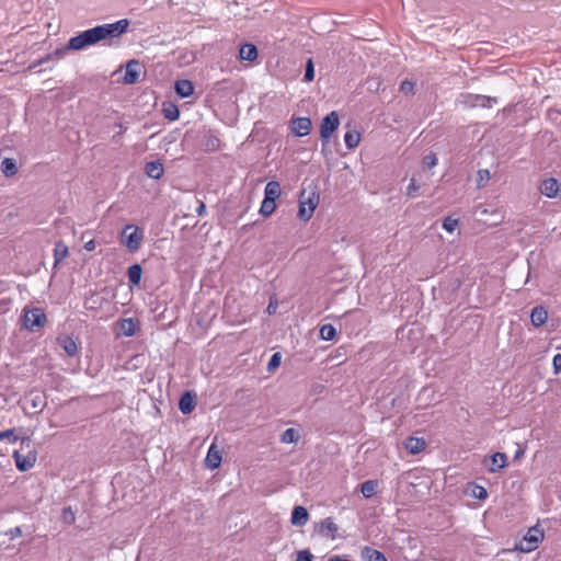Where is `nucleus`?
Returning a JSON list of instances; mask_svg holds the SVG:
<instances>
[{
  "instance_id": "obj_13",
  "label": "nucleus",
  "mask_w": 561,
  "mask_h": 561,
  "mask_svg": "<svg viewBox=\"0 0 561 561\" xmlns=\"http://www.w3.org/2000/svg\"><path fill=\"white\" fill-rule=\"evenodd\" d=\"M539 190L542 195L554 198L559 193V183L554 178H549L541 182Z\"/></svg>"
},
{
  "instance_id": "obj_43",
  "label": "nucleus",
  "mask_w": 561,
  "mask_h": 561,
  "mask_svg": "<svg viewBox=\"0 0 561 561\" xmlns=\"http://www.w3.org/2000/svg\"><path fill=\"white\" fill-rule=\"evenodd\" d=\"M423 164L430 169L434 168L437 164V158L434 153H430L424 157Z\"/></svg>"
},
{
  "instance_id": "obj_37",
  "label": "nucleus",
  "mask_w": 561,
  "mask_h": 561,
  "mask_svg": "<svg viewBox=\"0 0 561 561\" xmlns=\"http://www.w3.org/2000/svg\"><path fill=\"white\" fill-rule=\"evenodd\" d=\"M67 50H70V48H68V45L62 48H57L53 54H49L45 58H42L38 61V64L42 65V64L46 62L47 60L51 59L53 57L61 58L67 53Z\"/></svg>"
},
{
  "instance_id": "obj_46",
  "label": "nucleus",
  "mask_w": 561,
  "mask_h": 561,
  "mask_svg": "<svg viewBox=\"0 0 561 561\" xmlns=\"http://www.w3.org/2000/svg\"><path fill=\"white\" fill-rule=\"evenodd\" d=\"M413 89H414V84L411 81L405 80V81H402L400 84V91L405 94L412 93Z\"/></svg>"
},
{
  "instance_id": "obj_50",
  "label": "nucleus",
  "mask_w": 561,
  "mask_h": 561,
  "mask_svg": "<svg viewBox=\"0 0 561 561\" xmlns=\"http://www.w3.org/2000/svg\"><path fill=\"white\" fill-rule=\"evenodd\" d=\"M84 249L87 251H93L95 249V242L94 240H89L88 242H85L84 244Z\"/></svg>"
},
{
  "instance_id": "obj_10",
  "label": "nucleus",
  "mask_w": 561,
  "mask_h": 561,
  "mask_svg": "<svg viewBox=\"0 0 561 561\" xmlns=\"http://www.w3.org/2000/svg\"><path fill=\"white\" fill-rule=\"evenodd\" d=\"M141 66L138 60H129L126 64L125 75L123 77V82L126 84H134L138 81L140 75Z\"/></svg>"
},
{
  "instance_id": "obj_20",
  "label": "nucleus",
  "mask_w": 561,
  "mask_h": 561,
  "mask_svg": "<svg viewBox=\"0 0 561 561\" xmlns=\"http://www.w3.org/2000/svg\"><path fill=\"white\" fill-rule=\"evenodd\" d=\"M547 319H548V313L543 307L537 306L531 310L530 321L535 327L542 325L547 321Z\"/></svg>"
},
{
  "instance_id": "obj_34",
  "label": "nucleus",
  "mask_w": 561,
  "mask_h": 561,
  "mask_svg": "<svg viewBox=\"0 0 561 561\" xmlns=\"http://www.w3.org/2000/svg\"><path fill=\"white\" fill-rule=\"evenodd\" d=\"M336 335V330L332 324H324L320 329V337L324 341H332Z\"/></svg>"
},
{
  "instance_id": "obj_7",
  "label": "nucleus",
  "mask_w": 561,
  "mask_h": 561,
  "mask_svg": "<svg viewBox=\"0 0 561 561\" xmlns=\"http://www.w3.org/2000/svg\"><path fill=\"white\" fill-rule=\"evenodd\" d=\"M340 125L339 114L335 111L329 113L321 122L320 136L323 140H329L331 135L337 129Z\"/></svg>"
},
{
  "instance_id": "obj_33",
  "label": "nucleus",
  "mask_w": 561,
  "mask_h": 561,
  "mask_svg": "<svg viewBox=\"0 0 561 561\" xmlns=\"http://www.w3.org/2000/svg\"><path fill=\"white\" fill-rule=\"evenodd\" d=\"M299 439V434L295 428H287L280 435V442L284 444H293Z\"/></svg>"
},
{
  "instance_id": "obj_19",
  "label": "nucleus",
  "mask_w": 561,
  "mask_h": 561,
  "mask_svg": "<svg viewBox=\"0 0 561 561\" xmlns=\"http://www.w3.org/2000/svg\"><path fill=\"white\" fill-rule=\"evenodd\" d=\"M145 171L149 178L158 180L163 175L164 169L161 162L150 161L146 164Z\"/></svg>"
},
{
  "instance_id": "obj_2",
  "label": "nucleus",
  "mask_w": 561,
  "mask_h": 561,
  "mask_svg": "<svg viewBox=\"0 0 561 561\" xmlns=\"http://www.w3.org/2000/svg\"><path fill=\"white\" fill-rule=\"evenodd\" d=\"M144 239V231L138 226L129 224L122 231L121 242L129 252L135 253L141 248Z\"/></svg>"
},
{
  "instance_id": "obj_16",
  "label": "nucleus",
  "mask_w": 561,
  "mask_h": 561,
  "mask_svg": "<svg viewBox=\"0 0 561 561\" xmlns=\"http://www.w3.org/2000/svg\"><path fill=\"white\" fill-rule=\"evenodd\" d=\"M239 57L242 60L253 61L257 58V48L255 45L245 43L240 47Z\"/></svg>"
},
{
  "instance_id": "obj_52",
  "label": "nucleus",
  "mask_w": 561,
  "mask_h": 561,
  "mask_svg": "<svg viewBox=\"0 0 561 561\" xmlns=\"http://www.w3.org/2000/svg\"><path fill=\"white\" fill-rule=\"evenodd\" d=\"M21 444L22 446L25 445L28 448L31 445V439L28 437L22 438Z\"/></svg>"
},
{
  "instance_id": "obj_36",
  "label": "nucleus",
  "mask_w": 561,
  "mask_h": 561,
  "mask_svg": "<svg viewBox=\"0 0 561 561\" xmlns=\"http://www.w3.org/2000/svg\"><path fill=\"white\" fill-rule=\"evenodd\" d=\"M491 175L490 171L486 169H481L478 171L477 185L478 187H483L489 182Z\"/></svg>"
},
{
  "instance_id": "obj_30",
  "label": "nucleus",
  "mask_w": 561,
  "mask_h": 561,
  "mask_svg": "<svg viewBox=\"0 0 561 561\" xmlns=\"http://www.w3.org/2000/svg\"><path fill=\"white\" fill-rule=\"evenodd\" d=\"M162 112L164 117L171 122L176 121L180 116L179 107L173 103H164Z\"/></svg>"
},
{
  "instance_id": "obj_55",
  "label": "nucleus",
  "mask_w": 561,
  "mask_h": 561,
  "mask_svg": "<svg viewBox=\"0 0 561 561\" xmlns=\"http://www.w3.org/2000/svg\"><path fill=\"white\" fill-rule=\"evenodd\" d=\"M523 451H517L516 455H515V458L519 457V455L522 454Z\"/></svg>"
},
{
  "instance_id": "obj_29",
  "label": "nucleus",
  "mask_w": 561,
  "mask_h": 561,
  "mask_svg": "<svg viewBox=\"0 0 561 561\" xmlns=\"http://www.w3.org/2000/svg\"><path fill=\"white\" fill-rule=\"evenodd\" d=\"M378 483L375 480H367L362 483L360 485V492L364 497L369 499L374 496L377 492Z\"/></svg>"
},
{
  "instance_id": "obj_9",
  "label": "nucleus",
  "mask_w": 561,
  "mask_h": 561,
  "mask_svg": "<svg viewBox=\"0 0 561 561\" xmlns=\"http://www.w3.org/2000/svg\"><path fill=\"white\" fill-rule=\"evenodd\" d=\"M317 528L318 533L327 539L335 540L337 538L339 526L334 523L333 518L331 517L322 519L318 524Z\"/></svg>"
},
{
  "instance_id": "obj_4",
  "label": "nucleus",
  "mask_w": 561,
  "mask_h": 561,
  "mask_svg": "<svg viewBox=\"0 0 561 561\" xmlns=\"http://www.w3.org/2000/svg\"><path fill=\"white\" fill-rule=\"evenodd\" d=\"M318 203L319 195L316 192H311L307 196L306 192L304 191L299 199V218L305 221L309 220L312 217Z\"/></svg>"
},
{
  "instance_id": "obj_3",
  "label": "nucleus",
  "mask_w": 561,
  "mask_h": 561,
  "mask_svg": "<svg viewBox=\"0 0 561 561\" xmlns=\"http://www.w3.org/2000/svg\"><path fill=\"white\" fill-rule=\"evenodd\" d=\"M542 539L543 531L538 527H531L528 529L524 538L516 543L515 550H518L520 552H531L538 548Z\"/></svg>"
},
{
  "instance_id": "obj_41",
  "label": "nucleus",
  "mask_w": 561,
  "mask_h": 561,
  "mask_svg": "<svg viewBox=\"0 0 561 561\" xmlns=\"http://www.w3.org/2000/svg\"><path fill=\"white\" fill-rule=\"evenodd\" d=\"M472 496L478 500H484L488 497V492L483 486L474 485L472 490Z\"/></svg>"
},
{
  "instance_id": "obj_54",
  "label": "nucleus",
  "mask_w": 561,
  "mask_h": 561,
  "mask_svg": "<svg viewBox=\"0 0 561 561\" xmlns=\"http://www.w3.org/2000/svg\"><path fill=\"white\" fill-rule=\"evenodd\" d=\"M38 404H37V401H33V408H37Z\"/></svg>"
},
{
  "instance_id": "obj_8",
  "label": "nucleus",
  "mask_w": 561,
  "mask_h": 561,
  "mask_svg": "<svg viewBox=\"0 0 561 561\" xmlns=\"http://www.w3.org/2000/svg\"><path fill=\"white\" fill-rule=\"evenodd\" d=\"M15 466L20 471H27L32 469L36 462L37 454L35 450H28L26 455H23L21 450L13 453Z\"/></svg>"
},
{
  "instance_id": "obj_49",
  "label": "nucleus",
  "mask_w": 561,
  "mask_h": 561,
  "mask_svg": "<svg viewBox=\"0 0 561 561\" xmlns=\"http://www.w3.org/2000/svg\"><path fill=\"white\" fill-rule=\"evenodd\" d=\"M196 213H197V215H198V216H204V215H206V206H205V204H204V203H201V204L198 205V207L196 208Z\"/></svg>"
},
{
  "instance_id": "obj_24",
  "label": "nucleus",
  "mask_w": 561,
  "mask_h": 561,
  "mask_svg": "<svg viewBox=\"0 0 561 561\" xmlns=\"http://www.w3.org/2000/svg\"><path fill=\"white\" fill-rule=\"evenodd\" d=\"M59 343L68 356H75L78 353V345L70 336L61 337Z\"/></svg>"
},
{
  "instance_id": "obj_23",
  "label": "nucleus",
  "mask_w": 561,
  "mask_h": 561,
  "mask_svg": "<svg viewBox=\"0 0 561 561\" xmlns=\"http://www.w3.org/2000/svg\"><path fill=\"white\" fill-rule=\"evenodd\" d=\"M1 172L7 178H11L18 173V165L14 159L4 158L1 162Z\"/></svg>"
},
{
  "instance_id": "obj_6",
  "label": "nucleus",
  "mask_w": 561,
  "mask_h": 561,
  "mask_svg": "<svg viewBox=\"0 0 561 561\" xmlns=\"http://www.w3.org/2000/svg\"><path fill=\"white\" fill-rule=\"evenodd\" d=\"M461 103L470 107L490 108L496 103V99L481 94L467 93L461 95Z\"/></svg>"
},
{
  "instance_id": "obj_27",
  "label": "nucleus",
  "mask_w": 561,
  "mask_h": 561,
  "mask_svg": "<svg viewBox=\"0 0 561 561\" xmlns=\"http://www.w3.org/2000/svg\"><path fill=\"white\" fill-rule=\"evenodd\" d=\"M344 141L348 149H354L360 141V134L355 129L347 130L344 135Z\"/></svg>"
},
{
  "instance_id": "obj_47",
  "label": "nucleus",
  "mask_w": 561,
  "mask_h": 561,
  "mask_svg": "<svg viewBox=\"0 0 561 561\" xmlns=\"http://www.w3.org/2000/svg\"><path fill=\"white\" fill-rule=\"evenodd\" d=\"M552 366L554 374L561 373V353H558L553 356Z\"/></svg>"
},
{
  "instance_id": "obj_32",
  "label": "nucleus",
  "mask_w": 561,
  "mask_h": 561,
  "mask_svg": "<svg viewBox=\"0 0 561 561\" xmlns=\"http://www.w3.org/2000/svg\"><path fill=\"white\" fill-rule=\"evenodd\" d=\"M275 208H276V201L268 199V198L264 197V199L261 204V207H260V214L263 217H268L275 211Z\"/></svg>"
},
{
  "instance_id": "obj_44",
  "label": "nucleus",
  "mask_w": 561,
  "mask_h": 561,
  "mask_svg": "<svg viewBox=\"0 0 561 561\" xmlns=\"http://www.w3.org/2000/svg\"><path fill=\"white\" fill-rule=\"evenodd\" d=\"M312 553L307 549L297 552L296 561H312Z\"/></svg>"
},
{
  "instance_id": "obj_12",
  "label": "nucleus",
  "mask_w": 561,
  "mask_h": 561,
  "mask_svg": "<svg viewBox=\"0 0 561 561\" xmlns=\"http://www.w3.org/2000/svg\"><path fill=\"white\" fill-rule=\"evenodd\" d=\"M221 460V451L215 444H211L205 458L206 467L211 470L217 469L219 468Z\"/></svg>"
},
{
  "instance_id": "obj_11",
  "label": "nucleus",
  "mask_w": 561,
  "mask_h": 561,
  "mask_svg": "<svg viewBox=\"0 0 561 561\" xmlns=\"http://www.w3.org/2000/svg\"><path fill=\"white\" fill-rule=\"evenodd\" d=\"M312 127L311 119L309 117H297L293 121V133L298 137L307 136Z\"/></svg>"
},
{
  "instance_id": "obj_45",
  "label": "nucleus",
  "mask_w": 561,
  "mask_h": 561,
  "mask_svg": "<svg viewBox=\"0 0 561 561\" xmlns=\"http://www.w3.org/2000/svg\"><path fill=\"white\" fill-rule=\"evenodd\" d=\"M420 185L416 183L415 179H411L410 184L407 187V193L409 196H415V193L419 191Z\"/></svg>"
},
{
  "instance_id": "obj_28",
  "label": "nucleus",
  "mask_w": 561,
  "mask_h": 561,
  "mask_svg": "<svg viewBox=\"0 0 561 561\" xmlns=\"http://www.w3.org/2000/svg\"><path fill=\"white\" fill-rule=\"evenodd\" d=\"M121 330L125 336H133L137 331V322L131 318L123 319Z\"/></svg>"
},
{
  "instance_id": "obj_17",
  "label": "nucleus",
  "mask_w": 561,
  "mask_h": 561,
  "mask_svg": "<svg viewBox=\"0 0 561 561\" xmlns=\"http://www.w3.org/2000/svg\"><path fill=\"white\" fill-rule=\"evenodd\" d=\"M175 91L181 98H188L194 92V85L192 81L182 79L175 82Z\"/></svg>"
},
{
  "instance_id": "obj_21",
  "label": "nucleus",
  "mask_w": 561,
  "mask_h": 561,
  "mask_svg": "<svg viewBox=\"0 0 561 561\" xmlns=\"http://www.w3.org/2000/svg\"><path fill=\"white\" fill-rule=\"evenodd\" d=\"M282 194L280 184L277 181H270L264 190V197L276 201Z\"/></svg>"
},
{
  "instance_id": "obj_26",
  "label": "nucleus",
  "mask_w": 561,
  "mask_h": 561,
  "mask_svg": "<svg viewBox=\"0 0 561 561\" xmlns=\"http://www.w3.org/2000/svg\"><path fill=\"white\" fill-rule=\"evenodd\" d=\"M142 268L139 264H133L127 270L128 280L131 285H138L141 279Z\"/></svg>"
},
{
  "instance_id": "obj_40",
  "label": "nucleus",
  "mask_w": 561,
  "mask_h": 561,
  "mask_svg": "<svg viewBox=\"0 0 561 561\" xmlns=\"http://www.w3.org/2000/svg\"><path fill=\"white\" fill-rule=\"evenodd\" d=\"M4 439H8L11 443H15L18 440V436H15L13 428L0 432V440Z\"/></svg>"
},
{
  "instance_id": "obj_18",
  "label": "nucleus",
  "mask_w": 561,
  "mask_h": 561,
  "mask_svg": "<svg viewBox=\"0 0 561 561\" xmlns=\"http://www.w3.org/2000/svg\"><path fill=\"white\" fill-rule=\"evenodd\" d=\"M404 446L410 454L416 455L424 450L426 443L423 438L409 437Z\"/></svg>"
},
{
  "instance_id": "obj_38",
  "label": "nucleus",
  "mask_w": 561,
  "mask_h": 561,
  "mask_svg": "<svg viewBox=\"0 0 561 561\" xmlns=\"http://www.w3.org/2000/svg\"><path fill=\"white\" fill-rule=\"evenodd\" d=\"M457 226H458V219H455L451 217H447L443 221V228L448 232H453L457 228Z\"/></svg>"
},
{
  "instance_id": "obj_22",
  "label": "nucleus",
  "mask_w": 561,
  "mask_h": 561,
  "mask_svg": "<svg viewBox=\"0 0 561 561\" xmlns=\"http://www.w3.org/2000/svg\"><path fill=\"white\" fill-rule=\"evenodd\" d=\"M179 408L183 414L191 413L195 408L194 397L190 392L184 393L180 399Z\"/></svg>"
},
{
  "instance_id": "obj_5",
  "label": "nucleus",
  "mask_w": 561,
  "mask_h": 561,
  "mask_svg": "<svg viewBox=\"0 0 561 561\" xmlns=\"http://www.w3.org/2000/svg\"><path fill=\"white\" fill-rule=\"evenodd\" d=\"M46 322V314L42 308H32L24 311L23 324L27 330L43 327Z\"/></svg>"
},
{
  "instance_id": "obj_14",
  "label": "nucleus",
  "mask_w": 561,
  "mask_h": 561,
  "mask_svg": "<svg viewBox=\"0 0 561 561\" xmlns=\"http://www.w3.org/2000/svg\"><path fill=\"white\" fill-rule=\"evenodd\" d=\"M309 520V513L306 507L304 506H295L291 512V518L290 522L294 526H305Z\"/></svg>"
},
{
  "instance_id": "obj_39",
  "label": "nucleus",
  "mask_w": 561,
  "mask_h": 561,
  "mask_svg": "<svg viewBox=\"0 0 561 561\" xmlns=\"http://www.w3.org/2000/svg\"><path fill=\"white\" fill-rule=\"evenodd\" d=\"M314 78V68H313V64H312V60L311 59H308L307 61V65H306V71H305V78L304 80L306 82H310L312 81Z\"/></svg>"
},
{
  "instance_id": "obj_15",
  "label": "nucleus",
  "mask_w": 561,
  "mask_h": 561,
  "mask_svg": "<svg viewBox=\"0 0 561 561\" xmlns=\"http://www.w3.org/2000/svg\"><path fill=\"white\" fill-rule=\"evenodd\" d=\"M507 463V456L504 453H494L490 457V466L489 471L490 472H496L501 469H503Z\"/></svg>"
},
{
  "instance_id": "obj_51",
  "label": "nucleus",
  "mask_w": 561,
  "mask_h": 561,
  "mask_svg": "<svg viewBox=\"0 0 561 561\" xmlns=\"http://www.w3.org/2000/svg\"><path fill=\"white\" fill-rule=\"evenodd\" d=\"M327 561H351V560L343 559L339 556H334V557L329 558Z\"/></svg>"
},
{
  "instance_id": "obj_35",
  "label": "nucleus",
  "mask_w": 561,
  "mask_h": 561,
  "mask_svg": "<svg viewBox=\"0 0 561 561\" xmlns=\"http://www.w3.org/2000/svg\"><path fill=\"white\" fill-rule=\"evenodd\" d=\"M61 518L65 524L72 525L76 522V513L72 511L70 506L65 507L62 510Z\"/></svg>"
},
{
  "instance_id": "obj_53",
  "label": "nucleus",
  "mask_w": 561,
  "mask_h": 561,
  "mask_svg": "<svg viewBox=\"0 0 561 561\" xmlns=\"http://www.w3.org/2000/svg\"><path fill=\"white\" fill-rule=\"evenodd\" d=\"M267 311H268L270 313H272V312H273V306H272V302L268 305V307H267Z\"/></svg>"
},
{
  "instance_id": "obj_48",
  "label": "nucleus",
  "mask_w": 561,
  "mask_h": 561,
  "mask_svg": "<svg viewBox=\"0 0 561 561\" xmlns=\"http://www.w3.org/2000/svg\"><path fill=\"white\" fill-rule=\"evenodd\" d=\"M5 535L9 536L10 539H15L22 535V529H21V527L18 526V527L9 529L5 533Z\"/></svg>"
},
{
  "instance_id": "obj_1",
  "label": "nucleus",
  "mask_w": 561,
  "mask_h": 561,
  "mask_svg": "<svg viewBox=\"0 0 561 561\" xmlns=\"http://www.w3.org/2000/svg\"><path fill=\"white\" fill-rule=\"evenodd\" d=\"M129 25L127 19L118 20L114 23L98 25L79 33L68 42V48L81 50L106 38H116L124 34Z\"/></svg>"
},
{
  "instance_id": "obj_25",
  "label": "nucleus",
  "mask_w": 561,
  "mask_h": 561,
  "mask_svg": "<svg viewBox=\"0 0 561 561\" xmlns=\"http://www.w3.org/2000/svg\"><path fill=\"white\" fill-rule=\"evenodd\" d=\"M362 557L367 561H387V558L381 551L373 549L370 547H364L362 551Z\"/></svg>"
},
{
  "instance_id": "obj_31",
  "label": "nucleus",
  "mask_w": 561,
  "mask_h": 561,
  "mask_svg": "<svg viewBox=\"0 0 561 561\" xmlns=\"http://www.w3.org/2000/svg\"><path fill=\"white\" fill-rule=\"evenodd\" d=\"M68 255V247L64 242H57L54 249L55 264H59Z\"/></svg>"
},
{
  "instance_id": "obj_42",
  "label": "nucleus",
  "mask_w": 561,
  "mask_h": 561,
  "mask_svg": "<svg viewBox=\"0 0 561 561\" xmlns=\"http://www.w3.org/2000/svg\"><path fill=\"white\" fill-rule=\"evenodd\" d=\"M280 358H282V357H280V354H279V353H275V354H273V355H272V357H271V359H270V362H268V364H267V369H268V370H273V369H275L276 367H278V366H279V364H280Z\"/></svg>"
}]
</instances>
